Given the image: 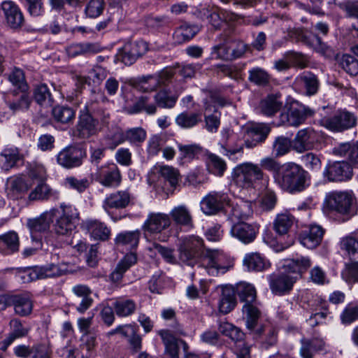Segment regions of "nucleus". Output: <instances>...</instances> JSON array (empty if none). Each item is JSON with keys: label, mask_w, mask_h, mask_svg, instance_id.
I'll list each match as a JSON object with an SVG mask.
<instances>
[{"label": "nucleus", "mask_w": 358, "mask_h": 358, "mask_svg": "<svg viewBox=\"0 0 358 358\" xmlns=\"http://www.w3.org/2000/svg\"><path fill=\"white\" fill-rule=\"evenodd\" d=\"M1 9L7 24L13 29H20L24 23L23 14L17 4L11 1H4Z\"/></svg>", "instance_id": "aec40b11"}, {"label": "nucleus", "mask_w": 358, "mask_h": 358, "mask_svg": "<svg viewBox=\"0 0 358 358\" xmlns=\"http://www.w3.org/2000/svg\"><path fill=\"white\" fill-rule=\"evenodd\" d=\"M19 237L15 231H10L0 236V252L13 253L19 250Z\"/></svg>", "instance_id": "79ce46f5"}, {"label": "nucleus", "mask_w": 358, "mask_h": 358, "mask_svg": "<svg viewBox=\"0 0 358 358\" xmlns=\"http://www.w3.org/2000/svg\"><path fill=\"white\" fill-rule=\"evenodd\" d=\"M80 150L74 147H67L57 155V160L59 165L65 168L79 166L82 160Z\"/></svg>", "instance_id": "b1692460"}, {"label": "nucleus", "mask_w": 358, "mask_h": 358, "mask_svg": "<svg viewBox=\"0 0 358 358\" xmlns=\"http://www.w3.org/2000/svg\"><path fill=\"white\" fill-rule=\"evenodd\" d=\"M252 334L256 338L264 336L262 342L266 348L274 345L278 341V331L275 327L271 325L257 328Z\"/></svg>", "instance_id": "4c0bfd02"}, {"label": "nucleus", "mask_w": 358, "mask_h": 358, "mask_svg": "<svg viewBox=\"0 0 358 358\" xmlns=\"http://www.w3.org/2000/svg\"><path fill=\"white\" fill-rule=\"evenodd\" d=\"M18 151L16 149H5L0 154V166L4 170H8L15 166L19 160Z\"/></svg>", "instance_id": "680f3d73"}, {"label": "nucleus", "mask_w": 358, "mask_h": 358, "mask_svg": "<svg viewBox=\"0 0 358 358\" xmlns=\"http://www.w3.org/2000/svg\"><path fill=\"white\" fill-rule=\"evenodd\" d=\"M253 213L252 203L249 201L241 200L232 207L231 214L238 220H246Z\"/></svg>", "instance_id": "13d9d810"}, {"label": "nucleus", "mask_w": 358, "mask_h": 358, "mask_svg": "<svg viewBox=\"0 0 358 358\" xmlns=\"http://www.w3.org/2000/svg\"><path fill=\"white\" fill-rule=\"evenodd\" d=\"M52 116L57 122L68 124L73 122L76 113L71 107L56 106L52 109Z\"/></svg>", "instance_id": "de8ad7c7"}, {"label": "nucleus", "mask_w": 358, "mask_h": 358, "mask_svg": "<svg viewBox=\"0 0 358 358\" xmlns=\"http://www.w3.org/2000/svg\"><path fill=\"white\" fill-rule=\"evenodd\" d=\"M200 113L184 111L178 114L175 120L176 124L180 128L189 129L201 122Z\"/></svg>", "instance_id": "a19ab883"}, {"label": "nucleus", "mask_w": 358, "mask_h": 358, "mask_svg": "<svg viewBox=\"0 0 358 358\" xmlns=\"http://www.w3.org/2000/svg\"><path fill=\"white\" fill-rule=\"evenodd\" d=\"M179 251L182 262L191 266L199 262L210 275L223 274L227 271V268L222 265L220 254L215 250H204L203 240L199 237H192L184 242Z\"/></svg>", "instance_id": "f257e3e1"}, {"label": "nucleus", "mask_w": 358, "mask_h": 358, "mask_svg": "<svg viewBox=\"0 0 358 358\" xmlns=\"http://www.w3.org/2000/svg\"><path fill=\"white\" fill-rule=\"evenodd\" d=\"M96 133L97 120L92 117L85 106L80 112L74 136L81 139H87L96 135Z\"/></svg>", "instance_id": "9d476101"}, {"label": "nucleus", "mask_w": 358, "mask_h": 358, "mask_svg": "<svg viewBox=\"0 0 358 358\" xmlns=\"http://www.w3.org/2000/svg\"><path fill=\"white\" fill-rule=\"evenodd\" d=\"M139 231H124L118 234L115 238V243L118 245H124L128 248H136L139 241Z\"/></svg>", "instance_id": "8fccbe9b"}, {"label": "nucleus", "mask_w": 358, "mask_h": 358, "mask_svg": "<svg viewBox=\"0 0 358 358\" xmlns=\"http://www.w3.org/2000/svg\"><path fill=\"white\" fill-rule=\"evenodd\" d=\"M303 42L325 57L331 58L335 55L334 48L322 42L317 35H306L303 37Z\"/></svg>", "instance_id": "7c9ffc66"}, {"label": "nucleus", "mask_w": 358, "mask_h": 358, "mask_svg": "<svg viewBox=\"0 0 358 358\" xmlns=\"http://www.w3.org/2000/svg\"><path fill=\"white\" fill-rule=\"evenodd\" d=\"M231 199L227 194L212 192L201 201V209L206 215L215 214L225 206L230 205Z\"/></svg>", "instance_id": "ddd939ff"}, {"label": "nucleus", "mask_w": 358, "mask_h": 358, "mask_svg": "<svg viewBox=\"0 0 358 358\" xmlns=\"http://www.w3.org/2000/svg\"><path fill=\"white\" fill-rule=\"evenodd\" d=\"M294 223V217L290 214H278L273 222V229L279 235H285L288 233Z\"/></svg>", "instance_id": "09e8293b"}, {"label": "nucleus", "mask_w": 358, "mask_h": 358, "mask_svg": "<svg viewBox=\"0 0 358 358\" xmlns=\"http://www.w3.org/2000/svg\"><path fill=\"white\" fill-rule=\"evenodd\" d=\"M295 85L304 89L305 94L312 96L317 93L319 88V81L315 75L311 72H303L296 77Z\"/></svg>", "instance_id": "c85d7f7f"}, {"label": "nucleus", "mask_w": 358, "mask_h": 358, "mask_svg": "<svg viewBox=\"0 0 358 358\" xmlns=\"http://www.w3.org/2000/svg\"><path fill=\"white\" fill-rule=\"evenodd\" d=\"M123 338L127 340L129 348L134 352L140 351L142 348V338L138 334V328L134 324H128L123 331Z\"/></svg>", "instance_id": "ea45409f"}, {"label": "nucleus", "mask_w": 358, "mask_h": 358, "mask_svg": "<svg viewBox=\"0 0 358 358\" xmlns=\"http://www.w3.org/2000/svg\"><path fill=\"white\" fill-rule=\"evenodd\" d=\"M244 146V143H236L234 145H232L229 143H225L221 145L220 152L229 160L237 162L243 155Z\"/></svg>", "instance_id": "864d4df0"}, {"label": "nucleus", "mask_w": 358, "mask_h": 358, "mask_svg": "<svg viewBox=\"0 0 358 358\" xmlns=\"http://www.w3.org/2000/svg\"><path fill=\"white\" fill-rule=\"evenodd\" d=\"M299 354L302 358H313L315 352L322 350L324 342L322 339H302Z\"/></svg>", "instance_id": "58836bf2"}, {"label": "nucleus", "mask_w": 358, "mask_h": 358, "mask_svg": "<svg viewBox=\"0 0 358 358\" xmlns=\"http://www.w3.org/2000/svg\"><path fill=\"white\" fill-rule=\"evenodd\" d=\"M57 196V193L54 191L48 184L40 182L28 195L29 202L36 201H46L52 197Z\"/></svg>", "instance_id": "c9c22d12"}, {"label": "nucleus", "mask_w": 358, "mask_h": 358, "mask_svg": "<svg viewBox=\"0 0 358 358\" xmlns=\"http://www.w3.org/2000/svg\"><path fill=\"white\" fill-rule=\"evenodd\" d=\"M137 257L135 253L127 254L117 264L114 271L110 275V280L114 283H119L122 280L124 273L136 263Z\"/></svg>", "instance_id": "c756f323"}, {"label": "nucleus", "mask_w": 358, "mask_h": 358, "mask_svg": "<svg viewBox=\"0 0 358 358\" xmlns=\"http://www.w3.org/2000/svg\"><path fill=\"white\" fill-rule=\"evenodd\" d=\"M94 178L106 187H117L122 181L120 171L113 163L98 167L94 173Z\"/></svg>", "instance_id": "1a4fd4ad"}, {"label": "nucleus", "mask_w": 358, "mask_h": 358, "mask_svg": "<svg viewBox=\"0 0 358 358\" xmlns=\"http://www.w3.org/2000/svg\"><path fill=\"white\" fill-rule=\"evenodd\" d=\"M315 122L321 127L333 132H343L356 127L357 117L345 109H339L331 116L320 115Z\"/></svg>", "instance_id": "20e7f679"}, {"label": "nucleus", "mask_w": 358, "mask_h": 358, "mask_svg": "<svg viewBox=\"0 0 358 358\" xmlns=\"http://www.w3.org/2000/svg\"><path fill=\"white\" fill-rule=\"evenodd\" d=\"M148 49V43L143 41L127 43L118 50L116 57L125 65H131L138 57L145 54Z\"/></svg>", "instance_id": "f8f14e48"}, {"label": "nucleus", "mask_w": 358, "mask_h": 358, "mask_svg": "<svg viewBox=\"0 0 358 358\" xmlns=\"http://www.w3.org/2000/svg\"><path fill=\"white\" fill-rule=\"evenodd\" d=\"M134 196L127 189L115 191L106 195L102 204L103 210L109 213L111 209H123L134 203Z\"/></svg>", "instance_id": "9b49d317"}, {"label": "nucleus", "mask_w": 358, "mask_h": 358, "mask_svg": "<svg viewBox=\"0 0 358 358\" xmlns=\"http://www.w3.org/2000/svg\"><path fill=\"white\" fill-rule=\"evenodd\" d=\"M323 174L329 181H343L351 178L352 169L346 162H334L326 166Z\"/></svg>", "instance_id": "dca6fc26"}, {"label": "nucleus", "mask_w": 358, "mask_h": 358, "mask_svg": "<svg viewBox=\"0 0 358 358\" xmlns=\"http://www.w3.org/2000/svg\"><path fill=\"white\" fill-rule=\"evenodd\" d=\"M56 212L55 208H52L43 212L38 217L29 218L27 221V227L30 233L34 234L48 231Z\"/></svg>", "instance_id": "6ab92c4d"}, {"label": "nucleus", "mask_w": 358, "mask_h": 358, "mask_svg": "<svg viewBox=\"0 0 358 358\" xmlns=\"http://www.w3.org/2000/svg\"><path fill=\"white\" fill-rule=\"evenodd\" d=\"M258 230L257 225L238 222L231 227L230 234L241 243L249 244L256 238Z\"/></svg>", "instance_id": "a211bd4d"}, {"label": "nucleus", "mask_w": 358, "mask_h": 358, "mask_svg": "<svg viewBox=\"0 0 358 358\" xmlns=\"http://www.w3.org/2000/svg\"><path fill=\"white\" fill-rule=\"evenodd\" d=\"M320 134L310 127L299 130L294 138V150L297 153L316 148L320 143Z\"/></svg>", "instance_id": "6e6552de"}, {"label": "nucleus", "mask_w": 358, "mask_h": 358, "mask_svg": "<svg viewBox=\"0 0 358 358\" xmlns=\"http://www.w3.org/2000/svg\"><path fill=\"white\" fill-rule=\"evenodd\" d=\"M314 114V110L309 107L306 106L297 101H293L289 103L287 113L280 115V120L282 124L299 127L300 124H303L308 117H312Z\"/></svg>", "instance_id": "0eeeda50"}, {"label": "nucleus", "mask_w": 358, "mask_h": 358, "mask_svg": "<svg viewBox=\"0 0 358 358\" xmlns=\"http://www.w3.org/2000/svg\"><path fill=\"white\" fill-rule=\"evenodd\" d=\"M310 181L308 172L294 162L285 163L280 173L275 177V183L291 194L303 192L310 185Z\"/></svg>", "instance_id": "f03ea898"}, {"label": "nucleus", "mask_w": 358, "mask_h": 358, "mask_svg": "<svg viewBox=\"0 0 358 358\" xmlns=\"http://www.w3.org/2000/svg\"><path fill=\"white\" fill-rule=\"evenodd\" d=\"M282 107V103L274 96H268L259 103V109L265 115L272 116Z\"/></svg>", "instance_id": "6e6d98bb"}, {"label": "nucleus", "mask_w": 358, "mask_h": 358, "mask_svg": "<svg viewBox=\"0 0 358 358\" xmlns=\"http://www.w3.org/2000/svg\"><path fill=\"white\" fill-rule=\"evenodd\" d=\"M332 153L336 156L345 157L352 164L358 165V142L352 144L340 143L333 148Z\"/></svg>", "instance_id": "473e14b6"}, {"label": "nucleus", "mask_w": 358, "mask_h": 358, "mask_svg": "<svg viewBox=\"0 0 358 358\" xmlns=\"http://www.w3.org/2000/svg\"><path fill=\"white\" fill-rule=\"evenodd\" d=\"M340 66L352 76L358 74V60L350 55H343L338 60Z\"/></svg>", "instance_id": "e2e57ef3"}, {"label": "nucleus", "mask_w": 358, "mask_h": 358, "mask_svg": "<svg viewBox=\"0 0 358 358\" xmlns=\"http://www.w3.org/2000/svg\"><path fill=\"white\" fill-rule=\"evenodd\" d=\"M171 223L168 214L163 213H150L145 220L142 229L144 233L157 234L170 227Z\"/></svg>", "instance_id": "4468645a"}, {"label": "nucleus", "mask_w": 358, "mask_h": 358, "mask_svg": "<svg viewBox=\"0 0 358 358\" xmlns=\"http://www.w3.org/2000/svg\"><path fill=\"white\" fill-rule=\"evenodd\" d=\"M207 165L209 171L217 176H223L227 169L225 161L213 153L208 155Z\"/></svg>", "instance_id": "052dcab7"}, {"label": "nucleus", "mask_w": 358, "mask_h": 358, "mask_svg": "<svg viewBox=\"0 0 358 358\" xmlns=\"http://www.w3.org/2000/svg\"><path fill=\"white\" fill-rule=\"evenodd\" d=\"M297 280V276H294L289 273L281 274H273L269 275V287L273 294L275 295H285L289 293Z\"/></svg>", "instance_id": "2eb2a0df"}, {"label": "nucleus", "mask_w": 358, "mask_h": 358, "mask_svg": "<svg viewBox=\"0 0 358 358\" xmlns=\"http://www.w3.org/2000/svg\"><path fill=\"white\" fill-rule=\"evenodd\" d=\"M34 98L36 102L40 105L50 103L52 100V94L45 84L36 85L34 90Z\"/></svg>", "instance_id": "0e129e2a"}, {"label": "nucleus", "mask_w": 358, "mask_h": 358, "mask_svg": "<svg viewBox=\"0 0 358 358\" xmlns=\"http://www.w3.org/2000/svg\"><path fill=\"white\" fill-rule=\"evenodd\" d=\"M243 312L245 315L246 327L252 334L256 330L255 327L260 317L261 312L252 303H245L243 306Z\"/></svg>", "instance_id": "3c124183"}, {"label": "nucleus", "mask_w": 358, "mask_h": 358, "mask_svg": "<svg viewBox=\"0 0 358 358\" xmlns=\"http://www.w3.org/2000/svg\"><path fill=\"white\" fill-rule=\"evenodd\" d=\"M340 247L349 257H358V234L343 237L341 240Z\"/></svg>", "instance_id": "4d7b16f0"}, {"label": "nucleus", "mask_w": 358, "mask_h": 358, "mask_svg": "<svg viewBox=\"0 0 358 358\" xmlns=\"http://www.w3.org/2000/svg\"><path fill=\"white\" fill-rule=\"evenodd\" d=\"M67 271L66 265L64 264H51L40 267L41 278H52L63 275Z\"/></svg>", "instance_id": "338daca9"}, {"label": "nucleus", "mask_w": 358, "mask_h": 358, "mask_svg": "<svg viewBox=\"0 0 358 358\" xmlns=\"http://www.w3.org/2000/svg\"><path fill=\"white\" fill-rule=\"evenodd\" d=\"M173 222L180 226L187 228L193 227V219L188 207L184 204L175 206L170 212Z\"/></svg>", "instance_id": "2f4dec72"}, {"label": "nucleus", "mask_w": 358, "mask_h": 358, "mask_svg": "<svg viewBox=\"0 0 358 358\" xmlns=\"http://www.w3.org/2000/svg\"><path fill=\"white\" fill-rule=\"evenodd\" d=\"M271 131V127L265 123H255L248 127L244 145L248 148H253L264 142Z\"/></svg>", "instance_id": "f3484780"}, {"label": "nucleus", "mask_w": 358, "mask_h": 358, "mask_svg": "<svg viewBox=\"0 0 358 358\" xmlns=\"http://www.w3.org/2000/svg\"><path fill=\"white\" fill-rule=\"evenodd\" d=\"M31 99L26 92H22L19 96L13 101L6 102L7 106L13 113L25 112L30 108Z\"/></svg>", "instance_id": "a18cd8bd"}, {"label": "nucleus", "mask_w": 358, "mask_h": 358, "mask_svg": "<svg viewBox=\"0 0 358 358\" xmlns=\"http://www.w3.org/2000/svg\"><path fill=\"white\" fill-rule=\"evenodd\" d=\"M159 173L172 187H176L180 179L179 171L171 166H159Z\"/></svg>", "instance_id": "bf43d9fd"}, {"label": "nucleus", "mask_w": 358, "mask_h": 358, "mask_svg": "<svg viewBox=\"0 0 358 358\" xmlns=\"http://www.w3.org/2000/svg\"><path fill=\"white\" fill-rule=\"evenodd\" d=\"M273 151L275 156L280 157L287 154L291 149L294 150V139L280 136L275 138L273 143Z\"/></svg>", "instance_id": "5fc2aeb1"}, {"label": "nucleus", "mask_w": 358, "mask_h": 358, "mask_svg": "<svg viewBox=\"0 0 358 358\" xmlns=\"http://www.w3.org/2000/svg\"><path fill=\"white\" fill-rule=\"evenodd\" d=\"M248 79L257 85H266L269 83L270 76L264 69L255 67L249 71Z\"/></svg>", "instance_id": "69168bd1"}, {"label": "nucleus", "mask_w": 358, "mask_h": 358, "mask_svg": "<svg viewBox=\"0 0 358 358\" xmlns=\"http://www.w3.org/2000/svg\"><path fill=\"white\" fill-rule=\"evenodd\" d=\"M101 50V46L96 43H75L66 48V52L70 57L96 54Z\"/></svg>", "instance_id": "bb28decb"}, {"label": "nucleus", "mask_w": 358, "mask_h": 358, "mask_svg": "<svg viewBox=\"0 0 358 358\" xmlns=\"http://www.w3.org/2000/svg\"><path fill=\"white\" fill-rule=\"evenodd\" d=\"M235 292L241 301L245 303H253L257 298V291L255 286L246 282H241L236 286Z\"/></svg>", "instance_id": "37998d69"}, {"label": "nucleus", "mask_w": 358, "mask_h": 358, "mask_svg": "<svg viewBox=\"0 0 358 358\" xmlns=\"http://www.w3.org/2000/svg\"><path fill=\"white\" fill-rule=\"evenodd\" d=\"M198 31L197 27L182 24L175 31L173 38L177 43H182L192 38Z\"/></svg>", "instance_id": "603ef678"}, {"label": "nucleus", "mask_w": 358, "mask_h": 358, "mask_svg": "<svg viewBox=\"0 0 358 358\" xmlns=\"http://www.w3.org/2000/svg\"><path fill=\"white\" fill-rule=\"evenodd\" d=\"M311 265L310 259L307 257H300L292 259L289 261L287 267L289 273L297 276V279L301 276Z\"/></svg>", "instance_id": "49530a36"}, {"label": "nucleus", "mask_w": 358, "mask_h": 358, "mask_svg": "<svg viewBox=\"0 0 358 358\" xmlns=\"http://www.w3.org/2000/svg\"><path fill=\"white\" fill-rule=\"evenodd\" d=\"M221 294L218 302V309L222 314L230 313L236 305V292L232 286L224 285L220 287Z\"/></svg>", "instance_id": "5701e85b"}, {"label": "nucleus", "mask_w": 358, "mask_h": 358, "mask_svg": "<svg viewBox=\"0 0 358 358\" xmlns=\"http://www.w3.org/2000/svg\"><path fill=\"white\" fill-rule=\"evenodd\" d=\"M84 226L90 236L97 241H107L110 236V229L104 222L97 220H87Z\"/></svg>", "instance_id": "a878e982"}, {"label": "nucleus", "mask_w": 358, "mask_h": 358, "mask_svg": "<svg viewBox=\"0 0 358 358\" xmlns=\"http://www.w3.org/2000/svg\"><path fill=\"white\" fill-rule=\"evenodd\" d=\"M323 235L324 229L320 226L311 224L301 232L299 239L303 247L314 249L321 243Z\"/></svg>", "instance_id": "412c9836"}, {"label": "nucleus", "mask_w": 358, "mask_h": 358, "mask_svg": "<svg viewBox=\"0 0 358 358\" xmlns=\"http://www.w3.org/2000/svg\"><path fill=\"white\" fill-rule=\"evenodd\" d=\"M173 71L169 69L162 70L157 76H150L142 83L141 88L144 91H153L159 86L165 85L173 76Z\"/></svg>", "instance_id": "e433bc0d"}, {"label": "nucleus", "mask_w": 358, "mask_h": 358, "mask_svg": "<svg viewBox=\"0 0 358 358\" xmlns=\"http://www.w3.org/2000/svg\"><path fill=\"white\" fill-rule=\"evenodd\" d=\"M12 302L15 313L20 316H27L32 311V301L27 295H15L12 298Z\"/></svg>", "instance_id": "c03bdc74"}, {"label": "nucleus", "mask_w": 358, "mask_h": 358, "mask_svg": "<svg viewBox=\"0 0 358 358\" xmlns=\"http://www.w3.org/2000/svg\"><path fill=\"white\" fill-rule=\"evenodd\" d=\"M260 180H264V185L267 188L269 176L257 164L251 162L240 164L231 171L232 183L241 189L252 187L255 181Z\"/></svg>", "instance_id": "7ed1b4c3"}, {"label": "nucleus", "mask_w": 358, "mask_h": 358, "mask_svg": "<svg viewBox=\"0 0 358 358\" xmlns=\"http://www.w3.org/2000/svg\"><path fill=\"white\" fill-rule=\"evenodd\" d=\"M178 96L170 95L165 90L158 92L155 96V100L157 106L164 108H172L174 107Z\"/></svg>", "instance_id": "774afa93"}, {"label": "nucleus", "mask_w": 358, "mask_h": 358, "mask_svg": "<svg viewBox=\"0 0 358 358\" xmlns=\"http://www.w3.org/2000/svg\"><path fill=\"white\" fill-rule=\"evenodd\" d=\"M243 264L249 271L259 272L270 267L268 261L259 252L247 253L243 257Z\"/></svg>", "instance_id": "cd10ccee"}, {"label": "nucleus", "mask_w": 358, "mask_h": 358, "mask_svg": "<svg viewBox=\"0 0 358 358\" xmlns=\"http://www.w3.org/2000/svg\"><path fill=\"white\" fill-rule=\"evenodd\" d=\"M10 332L1 342L0 350L6 352L8 348L16 340L28 335L30 328L24 326L18 319H12L9 322Z\"/></svg>", "instance_id": "4be33fe9"}, {"label": "nucleus", "mask_w": 358, "mask_h": 358, "mask_svg": "<svg viewBox=\"0 0 358 358\" xmlns=\"http://www.w3.org/2000/svg\"><path fill=\"white\" fill-rule=\"evenodd\" d=\"M146 131L142 127H134L129 129L125 132L117 134L115 136L117 138V142L115 145L116 147L117 145L124 142L125 141H129L131 144L141 143L146 138Z\"/></svg>", "instance_id": "f704fd0d"}, {"label": "nucleus", "mask_w": 358, "mask_h": 358, "mask_svg": "<svg viewBox=\"0 0 358 358\" xmlns=\"http://www.w3.org/2000/svg\"><path fill=\"white\" fill-rule=\"evenodd\" d=\"M113 307L118 317H127L136 312L137 304L133 299L120 297L114 299Z\"/></svg>", "instance_id": "72a5a7b5"}, {"label": "nucleus", "mask_w": 358, "mask_h": 358, "mask_svg": "<svg viewBox=\"0 0 358 358\" xmlns=\"http://www.w3.org/2000/svg\"><path fill=\"white\" fill-rule=\"evenodd\" d=\"M62 215L57 219L54 224V231L58 236L66 238L68 245H73V239H70L76 229V222L78 220L79 213L72 206L61 204Z\"/></svg>", "instance_id": "423d86ee"}, {"label": "nucleus", "mask_w": 358, "mask_h": 358, "mask_svg": "<svg viewBox=\"0 0 358 358\" xmlns=\"http://www.w3.org/2000/svg\"><path fill=\"white\" fill-rule=\"evenodd\" d=\"M325 203L329 210L350 217L355 213L356 197L352 191H333L326 195Z\"/></svg>", "instance_id": "39448f33"}, {"label": "nucleus", "mask_w": 358, "mask_h": 358, "mask_svg": "<svg viewBox=\"0 0 358 358\" xmlns=\"http://www.w3.org/2000/svg\"><path fill=\"white\" fill-rule=\"evenodd\" d=\"M159 334L165 347V354L170 358H179V345L181 344L186 348V343L181 339H177L166 330L159 331Z\"/></svg>", "instance_id": "393cba45"}]
</instances>
